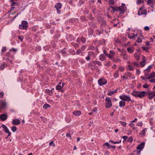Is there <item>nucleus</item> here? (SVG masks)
<instances>
[{"mask_svg": "<svg viewBox=\"0 0 155 155\" xmlns=\"http://www.w3.org/2000/svg\"><path fill=\"white\" fill-rule=\"evenodd\" d=\"M120 98L122 101L127 102L130 101L131 102H134V101L131 99L129 95H126L123 94L119 96Z\"/></svg>", "mask_w": 155, "mask_h": 155, "instance_id": "obj_1", "label": "nucleus"}, {"mask_svg": "<svg viewBox=\"0 0 155 155\" xmlns=\"http://www.w3.org/2000/svg\"><path fill=\"white\" fill-rule=\"evenodd\" d=\"M106 107L107 108L110 107L112 105V103L109 97H107L105 99Z\"/></svg>", "mask_w": 155, "mask_h": 155, "instance_id": "obj_2", "label": "nucleus"}, {"mask_svg": "<svg viewBox=\"0 0 155 155\" xmlns=\"http://www.w3.org/2000/svg\"><path fill=\"white\" fill-rule=\"evenodd\" d=\"M95 56V54L93 51H90L88 54V55L86 57L85 59L87 61H89L91 59L94 58Z\"/></svg>", "mask_w": 155, "mask_h": 155, "instance_id": "obj_3", "label": "nucleus"}, {"mask_svg": "<svg viewBox=\"0 0 155 155\" xmlns=\"http://www.w3.org/2000/svg\"><path fill=\"white\" fill-rule=\"evenodd\" d=\"M107 82L106 80L104 78H101L98 81V84L100 86L105 84Z\"/></svg>", "mask_w": 155, "mask_h": 155, "instance_id": "obj_4", "label": "nucleus"}, {"mask_svg": "<svg viewBox=\"0 0 155 155\" xmlns=\"http://www.w3.org/2000/svg\"><path fill=\"white\" fill-rule=\"evenodd\" d=\"M147 14V11L143 9L142 7H140L138 10V14L139 15H146Z\"/></svg>", "mask_w": 155, "mask_h": 155, "instance_id": "obj_5", "label": "nucleus"}, {"mask_svg": "<svg viewBox=\"0 0 155 155\" xmlns=\"http://www.w3.org/2000/svg\"><path fill=\"white\" fill-rule=\"evenodd\" d=\"M148 97L150 100L152 99L155 96V91L152 92L149 91L147 92Z\"/></svg>", "mask_w": 155, "mask_h": 155, "instance_id": "obj_6", "label": "nucleus"}, {"mask_svg": "<svg viewBox=\"0 0 155 155\" xmlns=\"http://www.w3.org/2000/svg\"><path fill=\"white\" fill-rule=\"evenodd\" d=\"M62 5L60 3H58L55 5V7L56 8L57 12L58 14L60 13V11L59 10V9L61 8Z\"/></svg>", "mask_w": 155, "mask_h": 155, "instance_id": "obj_7", "label": "nucleus"}, {"mask_svg": "<svg viewBox=\"0 0 155 155\" xmlns=\"http://www.w3.org/2000/svg\"><path fill=\"white\" fill-rule=\"evenodd\" d=\"M11 6H15L18 5L19 3V0H11Z\"/></svg>", "mask_w": 155, "mask_h": 155, "instance_id": "obj_8", "label": "nucleus"}, {"mask_svg": "<svg viewBox=\"0 0 155 155\" xmlns=\"http://www.w3.org/2000/svg\"><path fill=\"white\" fill-rule=\"evenodd\" d=\"M120 56L122 57L124 60H127L128 58V56L126 54V52L122 51L120 54Z\"/></svg>", "mask_w": 155, "mask_h": 155, "instance_id": "obj_9", "label": "nucleus"}, {"mask_svg": "<svg viewBox=\"0 0 155 155\" xmlns=\"http://www.w3.org/2000/svg\"><path fill=\"white\" fill-rule=\"evenodd\" d=\"M146 92L145 91H139V93L137 97H139L140 98L144 97L145 95V93Z\"/></svg>", "mask_w": 155, "mask_h": 155, "instance_id": "obj_10", "label": "nucleus"}, {"mask_svg": "<svg viewBox=\"0 0 155 155\" xmlns=\"http://www.w3.org/2000/svg\"><path fill=\"white\" fill-rule=\"evenodd\" d=\"M117 8V9L116 10H118V11H119L121 12L120 13H123L126 10V8H124L123 6H120L118 7V8Z\"/></svg>", "mask_w": 155, "mask_h": 155, "instance_id": "obj_11", "label": "nucleus"}, {"mask_svg": "<svg viewBox=\"0 0 155 155\" xmlns=\"http://www.w3.org/2000/svg\"><path fill=\"white\" fill-rule=\"evenodd\" d=\"M7 118V116L5 114H3L0 115V119L2 121L6 120Z\"/></svg>", "mask_w": 155, "mask_h": 155, "instance_id": "obj_12", "label": "nucleus"}, {"mask_svg": "<svg viewBox=\"0 0 155 155\" xmlns=\"http://www.w3.org/2000/svg\"><path fill=\"white\" fill-rule=\"evenodd\" d=\"M114 54L115 53L112 50H110L109 54L107 55L109 58L110 59H112L114 57Z\"/></svg>", "mask_w": 155, "mask_h": 155, "instance_id": "obj_13", "label": "nucleus"}, {"mask_svg": "<svg viewBox=\"0 0 155 155\" xmlns=\"http://www.w3.org/2000/svg\"><path fill=\"white\" fill-rule=\"evenodd\" d=\"M128 37L130 39H134L135 37H137V34H134V33H131V34H129L128 35Z\"/></svg>", "mask_w": 155, "mask_h": 155, "instance_id": "obj_14", "label": "nucleus"}, {"mask_svg": "<svg viewBox=\"0 0 155 155\" xmlns=\"http://www.w3.org/2000/svg\"><path fill=\"white\" fill-rule=\"evenodd\" d=\"M12 123L13 124L15 125H18L20 123V121L18 119H15L13 120Z\"/></svg>", "mask_w": 155, "mask_h": 155, "instance_id": "obj_15", "label": "nucleus"}, {"mask_svg": "<svg viewBox=\"0 0 155 155\" xmlns=\"http://www.w3.org/2000/svg\"><path fill=\"white\" fill-rule=\"evenodd\" d=\"M145 57L143 56V58L142 60V61L140 62V66L141 67H143L145 65L146 61L145 60Z\"/></svg>", "mask_w": 155, "mask_h": 155, "instance_id": "obj_16", "label": "nucleus"}, {"mask_svg": "<svg viewBox=\"0 0 155 155\" xmlns=\"http://www.w3.org/2000/svg\"><path fill=\"white\" fill-rule=\"evenodd\" d=\"M145 143L143 142L141 143L137 147V149L139 150H142L144 146Z\"/></svg>", "mask_w": 155, "mask_h": 155, "instance_id": "obj_17", "label": "nucleus"}, {"mask_svg": "<svg viewBox=\"0 0 155 155\" xmlns=\"http://www.w3.org/2000/svg\"><path fill=\"white\" fill-rule=\"evenodd\" d=\"M134 49V48L133 46L131 47H128L127 48V51L130 54L132 53L133 52Z\"/></svg>", "mask_w": 155, "mask_h": 155, "instance_id": "obj_18", "label": "nucleus"}, {"mask_svg": "<svg viewBox=\"0 0 155 155\" xmlns=\"http://www.w3.org/2000/svg\"><path fill=\"white\" fill-rule=\"evenodd\" d=\"M1 126L2 128L3 129V130L5 133L9 132V130L6 126H5L4 124H2V125Z\"/></svg>", "mask_w": 155, "mask_h": 155, "instance_id": "obj_19", "label": "nucleus"}, {"mask_svg": "<svg viewBox=\"0 0 155 155\" xmlns=\"http://www.w3.org/2000/svg\"><path fill=\"white\" fill-rule=\"evenodd\" d=\"M119 107H124L125 105V102L121 100L119 102Z\"/></svg>", "mask_w": 155, "mask_h": 155, "instance_id": "obj_20", "label": "nucleus"}, {"mask_svg": "<svg viewBox=\"0 0 155 155\" xmlns=\"http://www.w3.org/2000/svg\"><path fill=\"white\" fill-rule=\"evenodd\" d=\"M155 78V73L154 72H153L151 73L150 75L148 76V78H147V79H149L150 78Z\"/></svg>", "mask_w": 155, "mask_h": 155, "instance_id": "obj_21", "label": "nucleus"}, {"mask_svg": "<svg viewBox=\"0 0 155 155\" xmlns=\"http://www.w3.org/2000/svg\"><path fill=\"white\" fill-rule=\"evenodd\" d=\"M73 114L75 116H79L81 114V112L79 110L75 111L73 112Z\"/></svg>", "mask_w": 155, "mask_h": 155, "instance_id": "obj_22", "label": "nucleus"}, {"mask_svg": "<svg viewBox=\"0 0 155 155\" xmlns=\"http://www.w3.org/2000/svg\"><path fill=\"white\" fill-rule=\"evenodd\" d=\"M139 93V91H133L131 94L134 96L137 97V96L138 94Z\"/></svg>", "mask_w": 155, "mask_h": 155, "instance_id": "obj_23", "label": "nucleus"}, {"mask_svg": "<svg viewBox=\"0 0 155 155\" xmlns=\"http://www.w3.org/2000/svg\"><path fill=\"white\" fill-rule=\"evenodd\" d=\"M21 24L24 26L26 27V28H27V27L28 26V22L27 21H22L21 22Z\"/></svg>", "mask_w": 155, "mask_h": 155, "instance_id": "obj_24", "label": "nucleus"}, {"mask_svg": "<svg viewBox=\"0 0 155 155\" xmlns=\"http://www.w3.org/2000/svg\"><path fill=\"white\" fill-rule=\"evenodd\" d=\"M100 60L101 61H104L105 60V56L103 54H101L99 56Z\"/></svg>", "mask_w": 155, "mask_h": 155, "instance_id": "obj_25", "label": "nucleus"}, {"mask_svg": "<svg viewBox=\"0 0 155 155\" xmlns=\"http://www.w3.org/2000/svg\"><path fill=\"white\" fill-rule=\"evenodd\" d=\"M45 92L50 95H52V90H50L49 89H47L46 90Z\"/></svg>", "mask_w": 155, "mask_h": 155, "instance_id": "obj_26", "label": "nucleus"}, {"mask_svg": "<svg viewBox=\"0 0 155 155\" xmlns=\"http://www.w3.org/2000/svg\"><path fill=\"white\" fill-rule=\"evenodd\" d=\"M113 61L116 62L120 63L121 61V60L120 59L117 58H115L113 59Z\"/></svg>", "mask_w": 155, "mask_h": 155, "instance_id": "obj_27", "label": "nucleus"}, {"mask_svg": "<svg viewBox=\"0 0 155 155\" xmlns=\"http://www.w3.org/2000/svg\"><path fill=\"white\" fill-rule=\"evenodd\" d=\"M134 57L136 59V60L138 61L139 60V56L138 54L137 53H135L134 54Z\"/></svg>", "mask_w": 155, "mask_h": 155, "instance_id": "obj_28", "label": "nucleus"}, {"mask_svg": "<svg viewBox=\"0 0 155 155\" xmlns=\"http://www.w3.org/2000/svg\"><path fill=\"white\" fill-rule=\"evenodd\" d=\"M117 90H115L114 91H112L110 92L109 93H108L107 94L108 95H112L114 93L117 92Z\"/></svg>", "mask_w": 155, "mask_h": 155, "instance_id": "obj_29", "label": "nucleus"}, {"mask_svg": "<svg viewBox=\"0 0 155 155\" xmlns=\"http://www.w3.org/2000/svg\"><path fill=\"white\" fill-rule=\"evenodd\" d=\"M19 28L21 29L26 30L27 29V28H26V27L24 26L22 24L19 25Z\"/></svg>", "mask_w": 155, "mask_h": 155, "instance_id": "obj_30", "label": "nucleus"}, {"mask_svg": "<svg viewBox=\"0 0 155 155\" xmlns=\"http://www.w3.org/2000/svg\"><path fill=\"white\" fill-rule=\"evenodd\" d=\"M61 83H59V84L56 87V89L57 90H59L61 89L62 88V87L61 85Z\"/></svg>", "mask_w": 155, "mask_h": 155, "instance_id": "obj_31", "label": "nucleus"}, {"mask_svg": "<svg viewBox=\"0 0 155 155\" xmlns=\"http://www.w3.org/2000/svg\"><path fill=\"white\" fill-rule=\"evenodd\" d=\"M147 128H145L143 130L141 131V133H140V134H142L143 136H144L146 132L147 131Z\"/></svg>", "mask_w": 155, "mask_h": 155, "instance_id": "obj_32", "label": "nucleus"}, {"mask_svg": "<svg viewBox=\"0 0 155 155\" xmlns=\"http://www.w3.org/2000/svg\"><path fill=\"white\" fill-rule=\"evenodd\" d=\"M119 123L122 126L126 127L127 124L125 122L122 121H120Z\"/></svg>", "mask_w": 155, "mask_h": 155, "instance_id": "obj_33", "label": "nucleus"}, {"mask_svg": "<svg viewBox=\"0 0 155 155\" xmlns=\"http://www.w3.org/2000/svg\"><path fill=\"white\" fill-rule=\"evenodd\" d=\"M119 76V73L118 72V71H116L115 73H114V76L115 78H117Z\"/></svg>", "mask_w": 155, "mask_h": 155, "instance_id": "obj_34", "label": "nucleus"}, {"mask_svg": "<svg viewBox=\"0 0 155 155\" xmlns=\"http://www.w3.org/2000/svg\"><path fill=\"white\" fill-rule=\"evenodd\" d=\"M50 107V105L48 104H45L43 106V108L45 109H47L48 108Z\"/></svg>", "mask_w": 155, "mask_h": 155, "instance_id": "obj_35", "label": "nucleus"}, {"mask_svg": "<svg viewBox=\"0 0 155 155\" xmlns=\"http://www.w3.org/2000/svg\"><path fill=\"white\" fill-rule=\"evenodd\" d=\"M133 137H129L128 139H127V141L130 143H131L133 141Z\"/></svg>", "mask_w": 155, "mask_h": 155, "instance_id": "obj_36", "label": "nucleus"}, {"mask_svg": "<svg viewBox=\"0 0 155 155\" xmlns=\"http://www.w3.org/2000/svg\"><path fill=\"white\" fill-rule=\"evenodd\" d=\"M127 67L128 69L130 71H133L134 70V68L133 66L131 65H128L127 66Z\"/></svg>", "mask_w": 155, "mask_h": 155, "instance_id": "obj_37", "label": "nucleus"}, {"mask_svg": "<svg viewBox=\"0 0 155 155\" xmlns=\"http://www.w3.org/2000/svg\"><path fill=\"white\" fill-rule=\"evenodd\" d=\"M93 63L95 64H97L98 65H101V63L99 61H94Z\"/></svg>", "mask_w": 155, "mask_h": 155, "instance_id": "obj_38", "label": "nucleus"}, {"mask_svg": "<svg viewBox=\"0 0 155 155\" xmlns=\"http://www.w3.org/2000/svg\"><path fill=\"white\" fill-rule=\"evenodd\" d=\"M12 130L13 132H15L17 130V127L15 126H13L12 128Z\"/></svg>", "mask_w": 155, "mask_h": 155, "instance_id": "obj_39", "label": "nucleus"}, {"mask_svg": "<svg viewBox=\"0 0 155 155\" xmlns=\"http://www.w3.org/2000/svg\"><path fill=\"white\" fill-rule=\"evenodd\" d=\"M108 3L110 5H112L114 4V0H109Z\"/></svg>", "mask_w": 155, "mask_h": 155, "instance_id": "obj_40", "label": "nucleus"}, {"mask_svg": "<svg viewBox=\"0 0 155 155\" xmlns=\"http://www.w3.org/2000/svg\"><path fill=\"white\" fill-rule=\"evenodd\" d=\"M150 69L149 68V67L147 69H145L144 71V73H146V72L147 73L150 72Z\"/></svg>", "mask_w": 155, "mask_h": 155, "instance_id": "obj_41", "label": "nucleus"}, {"mask_svg": "<svg viewBox=\"0 0 155 155\" xmlns=\"http://www.w3.org/2000/svg\"><path fill=\"white\" fill-rule=\"evenodd\" d=\"M141 48H142L144 50L146 51V52H147L149 49V48L148 47H141Z\"/></svg>", "mask_w": 155, "mask_h": 155, "instance_id": "obj_42", "label": "nucleus"}, {"mask_svg": "<svg viewBox=\"0 0 155 155\" xmlns=\"http://www.w3.org/2000/svg\"><path fill=\"white\" fill-rule=\"evenodd\" d=\"M110 7L112 8V10H114V12L118 11V10H116V9H117V8H118L117 7H113L112 6H110Z\"/></svg>", "mask_w": 155, "mask_h": 155, "instance_id": "obj_43", "label": "nucleus"}, {"mask_svg": "<svg viewBox=\"0 0 155 155\" xmlns=\"http://www.w3.org/2000/svg\"><path fill=\"white\" fill-rule=\"evenodd\" d=\"M6 47H3L2 49V54H3V53H4L5 51H6Z\"/></svg>", "mask_w": 155, "mask_h": 155, "instance_id": "obj_44", "label": "nucleus"}, {"mask_svg": "<svg viewBox=\"0 0 155 155\" xmlns=\"http://www.w3.org/2000/svg\"><path fill=\"white\" fill-rule=\"evenodd\" d=\"M136 41L138 43H140L142 42V40L141 39L138 38H137V40H136Z\"/></svg>", "mask_w": 155, "mask_h": 155, "instance_id": "obj_45", "label": "nucleus"}, {"mask_svg": "<svg viewBox=\"0 0 155 155\" xmlns=\"http://www.w3.org/2000/svg\"><path fill=\"white\" fill-rule=\"evenodd\" d=\"M137 4H140L143 2V0H137Z\"/></svg>", "mask_w": 155, "mask_h": 155, "instance_id": "obj_46", "label": "nucleus"}, {"mask_svg": "<svg viewBox=\"0 0 155 155\" xmlns=\"http://www.w3.org/2000/svg\"><path fill=\"white\" fill-rule=\"evenodd\" d=\"M137 126H142L143 125V123L142 122H139L137 124Z\"/></svg>", "mask_w": 155, "mask_h": 155, "instance_id": "obj_47", "label": "nucleus"}, {"mask_svg": "<svg viewBox=\"0 0 155 155\" xmlns=\"http://www.w3.org/2000/svg\"><path fill=\"white\" fill-rule=\"evenodd\" d=\"M4 95V93L3 92H0V98H3Z\"/></svg>", "mask_w": 155, "mask_h": 155, "instance_id": "obj_48", "label": "nucleus"}, {"mask_svg": "<svg viewBox=\"0 0 155 155\" xmlns=\"http://www.w3.org/2000/svg\"><path fill=\"white\" fill-rule=\"evenodd\" d=\"M133 65L134 66H138L139 65L138 63L136 62H134L133 63Z\"/></svg>", "mask_w": 155, "mask_h": 155, "instance_id": "obj_49", "label": "nucleus"}, {"mask_svg": "<svg viewBox=\"0 0 155 155\" xmlns=\"http://www.w3.org/2000/svg\"><path fill=\"white\" fill-rule=\"evenodd\" d=\"M81 40L83 43H85L86 41V39L84 37H81Z\"/></svg>", "mask_w": 155, "mask_h": 155, "instance_id": "obj_50", "label": "nucleus"}, {"mask_svg": "<svg viewBox=\"0 0 155 155\" xmlns=\"http://www.w3.org/2000/svg\"><path fill=\"white\" fill-rule=\"evenodd\" d=\"M149 82L150 83H155V79H153L150 80L149 81Z\"/></svg>", "mask_w": 155, "mask_h": 155, "instance_id": "obj_51", "label": "nucleus"}, {"mask_svg": "<svg viewBox=\"0 0 155 155\" xmlns=\"http://www.w3.org/2000/svg\"><path fill=\"white\" fill-rule=\"evenodd\" d=\"M124 70V69L122 67H120L119 68V70L120 71H123Z\"/></svg>", "mask_w": 155, "mask_h": 155, "instance_id": "obj_52", "label": "nucleus"}, {"mask_svg": "<svg viewBox=\"0 0 155 155\" xmlns=\"http://www.w3.org/2000/svg\"><path fill=\"white\" fill-rule=\"evenodd\" d=\"M150 86L149 85L147 84H145L144 85H143V87L144 88H147Z\"/></svg>", "mask_w": 155, "mask_h": 155, "instance_id": "obj_53", "label": "nucleus"}, {"mask_svg": "<svg viewBox=\"0 0 155 155\" xmlns=\"http://www.w3.org/2000/svg\"><path fill=\"white\" fill-rule=\"evenodd\" d=\"M4 68H5V66L4 64H2L0 66V69L1 70H2V69H4Z\"/></svg>", "mask_w": 155, "mask_h": 155, "instance_id": "obj_54", "label": "nucleus"}, {"mask_svg": "<svg viewBox=\"0 0 155 155\" xmlns=\"http://www.w3.org/2000/svg\"><path fill=\"white\" fill-rule=\"evenodd\" d=\"M134 125V124H133V122H132L131 121L130 122V123L129 124V126L130 127H132Z\"/></svg>", "mask_w": 155, "mask_h": 155, "instance_id": "obj_55", "label": "nucleus"}, {"mask_svg": "<svg viewBox=\"0 0 155 155\" xmlns=\"http://www.w3.org/2000/svg\"><path fill=\"white\" fill-rule=\"evenodd\" d=\"M153 2V0H148V2H147V4H151L152 2Z\"/></svg>", "mask_w": 155, "mask_h": 155, "instance_id": "obj_56", "label": "nucleus"}, {"mask_svg": "<svg viewBox=\"0 0 155 155\" xmlns=\"http://www.w3.org/2000/svg\"><path fill=\"white\" fill-rule=\"evenodd\" d=\"M17 50V49H15V48H12V49H11L9 51H14V52H15Z\"/></svg>", "mask_w": 155, "mask_h": 155, "instance_id": "obj_57", "label": "nucleus"}, {"mask_svg": "<svg viewBox=\"0 0 155 155\" xmlns=\"http://www.w3.org/2000/svg\"><path fill=\"white\" fill-rule=\"evenodd\" d=\"M81 52V50L80 49H79L77 50L76 54H78L80 53Z\"/></svg>", "mask_w": 155, "mask_h": 155, "instance_id": "obj_58", "label": "nucleus"}, {"mask_svg": "<svg viewBox=\"0 0 155 155\" xmlns=\"http://www.w3.org/2000/svg\"><path fill=\"white\" fill-rule=\"evenodd\" d=\"M144 29L146 31H148L149 30V28L147 26H146L144 27Z\"/></svg>", "mask_w": 155, "mask_h": 155, "instance_id": "obj_59", "label": "nucleus"}, {"mask_svg": "<svg viewBox=\"0 0 155 155\" xmlns=\"http://www.w3.org/2000/svg\"><path fill=\"white\" fill-rule=\"evenodd\" d=\"M53 141H52L49 143V145L50 146H51L52 144H53V146L54 147L55 146L54 143L53 144Z\"/></svg>", "mask_w": 155, "mask_h": 155, "instance_id": "obj_60", "label": "nucleus"}, {"mask_svg": "<svg viewBox=\"0 0 155 155\" xmlns=\"http://www.w3.org/2000/svg\"><path fill=\"white\" fill-rule=\"evenodd\" d=\"M128 137L127 136H124L121 137L122 138H123L124 140H126Z\"/></svg>", "mask_w": 155, "mask_h": 155, "instance_id": "obj_61", "label": "nucleus"}, {"mask_svg": "<svg viewBox=\"0 0 155 155\" xmlns=\"http://www.w3.org/2000/svg\"><path fill=\"white\" fill-rule=\"evenodd\" d=\"M66 137H69L70 138V139H71V135H70V134H68V133H67V134H66Z\"/></svg>", "mask_w": 155, "mask_h": 155, "instance_id": "obj_62", "label": "nucleus"}, {"mask_svg": "<svg viewBox=\"0 0 155 155\" xmlns=\"http://www.w3.org/2000/svg\"><path fill=\"white\" fill-rule=\"evenodd\" d=\"M110 152L109 151H107L104 153V155H109L110 154Z\"/></svg>", "mask_w": 155, "mask_h": 155, "instance_id": "obj_63", "label": "nucleus"}, {"mask_svg": "<svg viewBox=\"0 0 155 155\" xmlns=\"http://www.w3.org/2000/svg\"><path fill=\"white\" fill-rule=\"evenodd\" d=\"M150 41H147V42H146V45L147 46H149L150 45Z\"/></svg>", "mask_w": 155, "mask_h": 155, "instance_id": "obj_64", "label": "nucleus"}]
</instances>
